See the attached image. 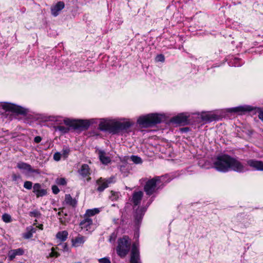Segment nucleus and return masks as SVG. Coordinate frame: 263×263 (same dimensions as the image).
<instances>
[{
	"label": "nucleus",
	"mask_w": 263,
	"mask_h": 263,
	"mask_svg": "<svg viewBox=\"0 0 263 263\" xmlns=\"http://www.w3.org/2000/svg\"><path fill=\"white\" fill-rule=\"evenodd\" d=\"M201 118L202 121L206 122H211L214 120L216 117L215 116L208 112H202L201 114Z\"/></svg>",
	"instance_id": "412c9836"
},
{
	"label": "nucleus",
	"mask_w": 263,
	"mask_h": 263,
	"mask_svg": "<svg viewBox=\"0 0 263 263\" xmlns=\"http://www.w3.org/2000/svg\"><path fill=\"white\" fill-rule=\"evenodd\" d=\"M142 197L143 193L141 191L136 192L133 194L132 201L134 205H138L140 204Z\"/></svg>",
	"instance_id": "a211bd4d"
},
{
	"label": "nucleus",
	"mask_w": 263,
	"mask_h": 263,
	"mask_svg": "<svg viewBox=\"0 0 263 263\" xmlns=\"http://www.w3.org/2000/svg\"><path fill=\"white\" fill-rule=\"evenodd\" d=\"M51 257H58L59 256V254L54 251V248L51 249V252L50 254Z\"/></svg>",
	"instance_id": "ea45409f"
},
{
	"label": "nucleus",
	"mask_w": 263,
	"mask_h": 263,
	"mask_svg": "<svg viewBox=\"0 0 263 263\" xmlns=\"http://www.w3.org/2000/svg\"><path fill=\"white\" fill-rule=\"evenodd\" d=\"M59 246L62 247L63 251H67L68 250V247L66 243H60L59 244Z\"/></svg>",
	"instance_id": "79ce46f5"
},
{
	"label": "nucleus",
	"mask_w": 263,
	"mask_h": 263,
	"mask_svg": "<svg viewBox=\"0 0 263 263\" xmlns=\"http://www.w3.org/2000/svg\"><path fill=\"white\" fill-rule=\"evenodd\" d=\"M35 232L34 228L27 229V232L23 234V237L25 239H29L32 237V234Z\"/></svg>",
	"instance_id": "bb28decb"
},
{
	"label": "nucleus",
	"mask_w": 263,
	"mask_h": 263,
	"mask_svg": "<svg viewBox=\"0 0 263 263\" xmlns=\"http://www.w3.org/2000/svg\"><path fill=\"white\" fill-rule=\"evenodd\" d=\"M29 215L31 217H37L40 215V213L39 211L35 210L30 212Z\"/></svg>",
	"instance_id": "f704fd0d"
},
{
	"label": "nucleus",
	"mask_w": 263,
	"mask_h": 263,
	"mask_svg": "<svg viewBox=\"0 0 263 263\" xmlns=\"http://www.w3.org/2000/svg\"><path fill=\"white\" fill-rule=\"evenodd\" d=\"M100 263H111L109 259L107 257H104L99 259Z\"/></svg>",
	"instance_id": "4c0bfd02"
},
{
	"label": "nucleus",
	"mask_w": 263,
	"mask_h": 263,
	"mask_svg": "<svg viewBox=\"0 0 263 263\" xmlns=\"http://www.w3.org/2000/svg\"><path fill=\"white\" fill-rule=\"evenodd\" d=\"M250 107L246 106H238L235 107H233L229 109L230 112H244L250 110Z\"/></svg>",
	"instance_id": "6ab92c4d"
},
{
	"label": "nucleus",
	"mask_w": 263,
	"mask_h": 263,
	"mask_svg": "<svg viewBox=\"0 0 263 263\" xmlns=\"http://www.w3.org/2000/svg\"><path fill=\"white\" fill-rule=\"evenodd\" d=\"M139 251L136 243H133L132 248L130 263H141L139 260Z\"/></svg>",
	"instance_id": "9b49d317"
},
{
	"label": "nucleus",
	"mask_w": 263,
	"mask_h": 263,
	"mask_svg": "<svg viewBox=\"0 0 263 263\" xmlns=\"http://www.w3.org/2000/svg\"><path fill=\"white\" fill-rule=\"evenodd\" d=\"M240 66V64H236V65H235V66Z\"/></svg>",
	"instance_id": "09e8293b"
},
{
	"label": "nucleus",
	"mask_w": 263,
	"mask_h": 263,
	"mask_svg": "<svg viewBox=\"0 0 263 263\" xmlns=\"http://www.w3.org/2000/svg\"><path fill=\"white\" fill-rule=\"evenodd\" d=\"M160 181V178L156 177L148 180L145 183L144 190L146 194L149 196L155 193L158 190L157 183Z\"/></svg>",
	"instance_id": "423d86ee"
},
{
	"label": "nucleus",
	"mask_w": 263,
	"mask_h": 263,
	"mask_svg": "<svg viewBox=\"0 0 263 263\" xmlns=\"http://www.w3.org/2000/svg\"><path fill=\"white\" fill-rule=\"evenodd\" d=\"M42 139L41 137H40V136H36L34 138V141L36 143H40Z\"/></svg>",
	"instance_id": "37998d69"
},
{
	"label": "nucleus",
	"mask_w": 263,
	"mask_h": 263,
	"mask_svg": "<svg viewBox=\"0 0 263 263\" xmlns=\"http://www.w3.org/2000/svg\"><path fill=\"white\" fill-rule=\"evenodd\" d=\"M61 156H62V154L61 153L56 152L53 155V159L54 160L58 161L61 159Z\"/></svg>",
	"instance_id": "c9c22d12"
},
{
	"label": "nucleus",
	"mask_w": 263,
	"mask_h": 263,
	"mask_svg": "<svg viewBox=\"0 0 263 263\" xmlns=\"http://www.w3.org/2000/svg\"><path fill=\"white\" fill-rule=\"evenodd\" d=\"M65 201L66 204L70 205L72 206H75L77 204L76 200L73 199L70 194L65 195Z\"/></svg>",
	"instance_id": "b1692460"
},
{
	"label": "nucleus",
	"mask_w": 263,
	"mask_h": 263,
	"mask_svg": "<svg viewBox=\"0 0 263 263\" xmlns=\"http://www.w3.org/2000/svg\"><path fill=\"white\" fill-rule=\"evenodd\" d=\"M55 182L58 185H65L67 183L66 180L64 178H58L56 179Z\"/></svg>",
	"instance_id": "2f4dec72"
},
{
	"label": "nucleus",
	"mask_w": 263,
	"mask_h": 263,
	"mask_svg": "<svg viewBox=\"0 0 263 263\" xmlns=\"http://www.w3.org/2000/svg\"><path fill=\"white\" fill-rule=\"evenodd\" d=\"M156 60L157 61L159 62H164V57L162 54H159L156 57Z\"/></svg>",
	"instance_id": "a19ab883"
},
{
	"label": "nucleus",
	"mask_w": 263,
	"mask_h": 263,
	"mask_svg": "<svg viewBox=\"0 0 263 263\" xmlns=\"http://www.w3.org/2000/svg\"><path fill=\"white\" fill-rule=\"evenodd\" d=\"M246 162L247 165L253 169L263 171V161L255 159H248L246 160Z\"/></svg>",
	"instance_id": "9d476101"
},
{
	"label": "nucleus",
	"mask_w": 263,
	"mask_h": 263,
	"mask_svg": "<svg viewBox=\"0 0 263 263\" xmlns=\"http://www.w3.org/2000/svg\"><path fill=\"white\" fill-rule=\"evenodd\" d=\"M130 159L135 164H141L142 162V159L137 156H132L130 157Z\"/></svg>",
	"instance_id": "cd10ccee"
},
{
	"label": "nucleus",
	"mask_w": 263,
	"mask_h": 263,
	"mask_svg": "<svg viewBox=\"0 0 263 263\" xmlns=\"http://www.w3.org/2000/svg\"><path fill=\"white\" fill-rule=\"evenodd\" d=\"M64 123L77 129H87L90 126V122L87 120H71L66 118L64 120Z\"/></svg>",
	"instance_id": "39448f33"
},
{
	"label": "nucleus",
	"mask_w": 263,
	"mask_h": 263,
	"mask_svg": "<svg viewBox=\"0 0 263 263\" xmlns=\"http://www.w3.org/2000/svg\"><path fill=\"white\" fill-rule=\"evenodd\" d=\"M133 123L129 121L119 122L111 120L101 119L99 128L101 130L107 131L113 134L120 132L126 130L129 128Z\"/></svg>",
	"instance_id": "f03ea898"
},
{
	"label": "nucleus",
	"mask_w": 263,
	"mask_h": 263,
	"mask_svg": "<svg viewBox=\"0 0 263 263\" xmlns=\"http://www.w3.org/2000/svg\"><path fill=\"white\" fill-rule=\"evenodd\" d=\"M21 178V176L20 174H16L13 173L12 175V179L13 181H16Z\"/></svg>",
	"instance_id": "e433bc0d"
},
{
	"label": "nucleus",
	"mask_w": 263,
	"mask_h": 263,
	"mask_svg": "<svg viewBox=\"0 0 263 263\" xmlns=\"http://www.w3.org/2000/svg\"><path fill=\"white\" fill-rule=\"evenodd\" d=\"M24 253V251L22 248L11 250L8 254V258L10 260L14 259L16 256H21Z\"/></svg>",
	"instance_id": "2eb2a0df"
},
{
	"label": "nucleus",
	"mask_w": 263,
	"mask_h": 263,
	"mask_svg": "<svg viewBox=\"0 0 263 263\" xmlns=\"http://www.w3.org/2000/svg\"><path fill=\"white\" fill-rule=\"evenodd\" d=\"M64 6L65 4L63 2H58L56 5L51 7V11L52 14L54 16H57L59 14V12L64 8Z\"/></svg>",
	"instance_id": "dca6fc26"
},
{
	"label": "nucleus",
	"mask_w": 263,
	"mask_h": 263,
	"mask_svg": "<svg viewBox=\"0 0 263 263\" xmlns=\"http://www.w3.org/2000/svg\"><path fill=\"white\" fill-rule=\"evenodd\" d=\"M17 167L20 170H26L28 172L31 173L34 172V170H33L30 164L23 162H20L17 163Z\"/></svg>",
	"instance_id": "aec40b11"
},
{
	"label": "nucleus",
	"mask_w": 263,
	"mask_h": 263,
	"mask_svg": "<svg viewBox=\"0 0 263 263\" xmlns=\"http://www.w3.org/2000/svg\"><path fill=\"white\" fill-rule=\"evenodd\" d=\"M2 220L6 223L10 222L12 221L11 216L6 213L2 215Z\"/></svg>",
	"instance_id": "7c9ffc66"
},
{
	"label": "nucleus",
	"mask_w": 263,
	"mask_h": 263,
	"mask_svg": "<svg viewBox=\"0 0 263 263\" xmlns=\"http://www.w3.org/2000/svg\"><path fill=\"white\" fill-rule=\"evenodd\" d=\"M79 174L83 177H86L89 175V168L87 164H84L81 166L79 170Z\"/></svg>",
	"instance_id": "5701e85b"
},
{
	"label": "nucleus",
	"mask_w": 263,
	"mask_h": 263,
	"mask_svg": "<svg viewBox=\"0 0 263 263\" xmlns=\"http://www.w3.org/2000/svg\"><path fill=\"white\" fill-rule=\"evenodd\" d=\"M116 181V177L114 176L108 178H100L96 181V183L98 185L97 190L99 192H102L108 187L109 184L114 183Z\"/></svg>",
	"instance_id": "0eeeda50"
},
{
	"label": "nucleus",
	"mask_w": 263,
	"mask_h": 263,
	"mask_svg": "<svg viewBox=\"0 0 263 263\" xmlns=\"http://www.w3.org/2000/svg\"><path fill=\"white\" fill-rule=\"evenodd\" d=\"M235 60H236V61H238V59L235 58Z\"/></svg>",
	"instance_id": "3c124183"
},
{
	"label": "nucleus",
	"mask_w": 263,
	"mask_h": 263,
	"mask_svg": "<svg viewBox=\"0 0 263 263\" xmlns=\"http://www.w3.org/2000/svg\"><path fill=\"white\" fill-rule=\"evenodd\" d=\"M51 189H52L53 193L54 194H57L60 192L59 189L55 185H52V187H51Z\"/></svg>",
	"instance_id": "58836bf2"
},
{
	"label": "nucleus",
	"mask_w": 263,
	"mask_h": 263,
	"mask_svg": "<svg viewBox=\"0 0 263 263\" xmlns=\"http://www.w3.org/2000/svg\"><path fill=\"white\" fill-rule=\"evenodd\" d=\"M33 193L37 198L43 197L47 195V190L43 187V185L39 183H36L33 185Z\"/></svg>",
	"instance_id": "1a4fd4ad"
},
{
	"label": "nucleus",
	"mask_w": 263,
	"mask_h": 263,
	"mask_svg": "<svg viewBox=\"0 0 263 263\" xmlns=\"http://www.w3.org/2000/svg\"><path fill=\"white\" fill-rule=\"evenodd\" d=\"M2 106L7 111H11L20 115H24L28 112L27 109L12 103L5 102L2 104Z\"/></svg>",
	"instance_id": "6e6552de"
},
{
	"label": "nucleus",
	"mask_w": 263,
	"mask_h": 263,
	"mask_svg": "<svg viewBox=\"0 0 263 263\" xmlns=\"http://www.w3.org/2000/svg\"><path fill=\"white\" fill-rule=\"evenodd\" d=\"M131 242L128 236H124L118 240L116 249L117 254L121 258L124 257L129 252Z\"/></svg>",
	"instance_id": "20e7f679"
},
{
	"label": "nucleus",
	"mask_w": 263,
	"mask_h": 263,
	"mask_svg": "<svg viewBox=\"0 0 263 263\" xmlns=\"http://www.w3.org/2000/svg\"><path fill=\"white\" fill-rule=\"evenodd\" d=\"M164 119V116L161 114H149L140 117L137 123L141 127L147 128L161 123Z\"/></svg>",
	"instance_id": "7ed1b4c3"
},
{
	"label": "nucleus",
	"mask_w": 263,
	"mask_h": 263,
	"mask_svg": "<svg viewBox=\"0 0 263 263\" xmlns=\"http://www.w3.org/2000/svg\"><path fill=\"white\" fill-rule=\"evenodd\" d=\"M188 117H189L185 114L182 113L173 117L171 121L175 123L184 125L188 122Z\"/></svg>",
	"instance_id": "f8f14e48"
},
{
	"label": "nucleus",
	"mask_w": 263,
	"mask_h": 263,
	"mask_svg": "<svg viewBox=\"0 0 263 263\" xmlns=\"http://www.w3.org/2000/svg\"><path fill=\"white\" fill-rule=\"evenodd\" d=\"M145 210H143L142 209H137L135 213V219L139 222L142 218V216L144 215Z\"/></svg>",
	"instance_id": "a878e982"
},
{
	"label": "nucleus",
	"mask_w": 263,
	"mask_h": 263,
	"mask_svg": "<svg viewBox=\"0 0 263 263\" xmlns=\"http://www.w3.org/2000/svg\"><path fill=\"white\" fill-rule=\"evenodd\" d=\"M32 182L30 181H26L24 183V187L27 190L33 189Z\"/></svg>",
	"instance_id": "473e14b6"
},
{
	"label": "nucleus",
	"mask_w": 263,
	"mask_h": 263,
	"mask_svg": "<svg viewBox=\"0 0 263 263\" xmlns=\"http://www.w3.org/2000/svg\"><path fill=\"white\" fill-rule=\"evenodd\" d=\"M181 130H182V131H183V132H187V131L189 130V128H187V127H184V128H182V129H181Z\"/></svg>",
	"instance_id": "de8ad7c7"
},
{
	"label": "nucleus",
	"mask_w": 263,
	"mask_h": 263,
	"mask_svg": "<svg viewBox=\"0 0 263 263\" xmlns=\"http://www.w3.org/2000/svg\"><path fill=\"white\" fill-rule=\"evenodd\" d=\"M100 212V209L94 208L92 209H88L86 210L85 216L86 217H89L92 216L97 214H98Z\"/></svg>",
	"instance_id": "393cba45"
},
{
	"label": "nucleus",
	"mask_w": 263,
	"mask_h": 263,
	"mask_svg": "<svg viewBox=\"0 0 263 263\" xmlns=\"http://www.w3.org/2000/svg\"><path fill=\"white\" fill-rule=\"evenodd\" d=\"M111 195L110 196V198L111 200H116L119 198V193L118 192H114L113 191H111Z\"/></svg>",
	"instance_id": "72a5a7b5"
},
{
	"label": "nucleus",
	"mask_w": 263,
	"mask_h": 263,
	"mask_svg": "<svg viewBox=\"0 0 263 263\" xmlns=\"http://www.w3.org/2000/svg\"><path fill=\"white\" fill-rule=\"evenodd\" d=\"M115 236L114 234H112L111 235L110 237L109 241L110 242H111V239L114 238L115 239Z\"/></svg>",
	"instance_id": "49530a36"
},
{
	"label": "nucleus",
	"mask_w": 263,
	"mask_h": 263,
	"mask_svg": "<svg viewBox=\"0 0 263 263\" xmlns=\"http://www.w3.org/2000/svg\"><path fill=\"white\" fill-rule=\"evenodd\" d=\"M99 159L101 162L104 164H108L111 161L110 157L106 155V154L104 151L99 150L98 152Z\"/></svg>",
	"instance_id": "f3484780"
},
{
	"label": "nucleus",
	"mask_w": 263,
	"mask_h": 263,
	"mask_svg": "<svg viewBox=\"0 0 263 263\" xmlns=\"http://www.w3.org/2000/svg\"><path fill=\"white\" fill-rule=\"evenodd\" d=\"M68 232L67 231H60L56 234V238L60 241H65L68 237Z\"/></svg>",
	"instance_id": "4be33fe9"
},
{
	"label": "nucleus",
	"mask_w": 263,
	"mask_h": 263,
	"mask_svg": "<svg viewBox=\"0 0 263 263\" xmlns=\"http://www.w3.org/2000/svg\"><path fill=\"white\" fill-rule=\"evenodd\" d=\"M125 166L123 165H121L120 167V171L122 173H124V175L126 176V171H125Z\"/></svg>",
	"instance_id": "c03bdc74"
},
{
	"label": "nucleus",
	"mask_w": 263,
	"mask_h": 263,
	"mask_svg": "<svg viewBox=\"0 0 263 263\" xmlns=\"http://www.w3.org/2000/svg\"><path fill=\"white\" fill-rule=\"evenodd\" d=\"M70 152V149L68 147L65 146L63 147L62 152L61 154L62 156L64 158H67Z\"/></svg>",
	"instance_id": "c85d7f7f"
},
{
	"label": "nucleus",
	"mask_w": 263,
	"mask_h": 263,
	"mask_svg": "<svg viewBox=\"0 0 263 263\" xmlns=\"http://www.w3.org/2000/svg\"><path fill=\"white\" fill-rule=\"evenodd\" d=\"M92 225V220L90 218L86 217L80 223L81 229L86 231H90Z\"/></svg>",
	"instance_id": "4468645a"
},
{
	"label": "nucleus",
	"mask_w": 263,
	"mask_h": 263,
	"mask_svg": "<svg viewBox=\"0 0 263 263\" xmlns=\"http://www.w3.org/2000/svg\"><path fill=\"white\" fill-rule=\"evenodd\" d=\"M212 167L217 171L226 173L233 171L243 173L249 170L248 167L234 157L227 154H221L214 160Z\"/></svg>",
	"instance_id": "f257e3e1"
},
{
	"label": "nucleus",
	"mask_w": 263,
	"mask_h": 263,
	"mask_svg": "<svg viewBox=\"0 0 263 263\" xmlns=\"http://www.w3.org/2000/svg\"><path fill=\"white\" fill-rule=\"evenodd\" d=\"M56 130H58L61 132V133L65 134V133H67L69 132V128L68 127H65L64 126L60 125V126H58L56 127Z\"/></svg>",
	"instance_id": "c756f323"
},
{
	"label": "nucleus",
	"mask_w": 263,
	"mask_h": 263,
	"mask_svg": "<svg viewBox=\"0 0 263 263\" xmlns=\"http://www.w3.org/2000/svg\"><path fill=\"white\" fill-rule=\"evenodd\" d=\"M259 118L263 121V111H260L258 114Z\"/></svg>",
	"instance_id": "a18cd8bd"
},
{
	"label": "nucleus",
	"mask_w": 263,
	"mask_h": 263,
	"mask_svg": "<svg viewBox=\"0 0 263 263\" xmlns=\"http://www.w3.org/2000/svg\"><path fill=\"white\" fill-rule=\"evenodd\" d=\"M86 240V237L80 234L71 239L72 246L74 247H78L83 245Z\"/></svg>",
	"instance_id": "ddd939ff"
},
{
	"label": "nucleus",
	"mask_w": 263,
	"mask_h": 263,
	"mask_svg": "<svg viewBox=\"0 0 263 263\" xmlns=\"http://www.w3.org/2000/svg\"><path fill=\"white\" fill-rule=\"evenodd\" d=\"M90 122V124L92 123L91 121H92V119H91V120H88Z\"/></svg>",
	"instance_id": "8fccbe9b"
}]
</instances>
